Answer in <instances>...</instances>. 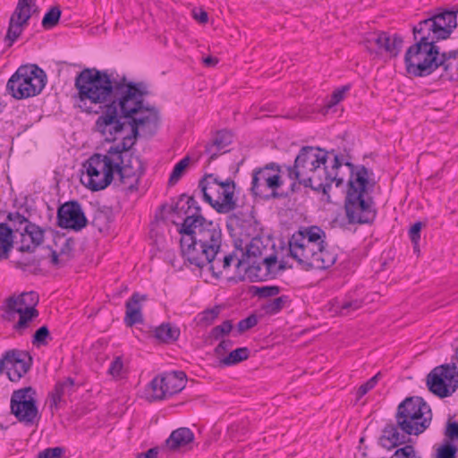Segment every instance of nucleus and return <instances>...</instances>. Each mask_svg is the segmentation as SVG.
I'll list each match as a JSON object with an SVG mask.
<instances>
[{
  "label": "nucleus",
  "instance_id": "1",
  "mask_svg": "<svg viewBox=\"0 0 458 458\" xmlns=\"http://www.w3.org/2000/svg\"><path fill=\"white\" fill-rule=\"evenodd\" d=\"M79 106L87 113H100L95 131L106 141L122 136L128 123L131 131L126 137L137 139L139 130L145 125H157L158 113L144 105L147 94L142 82L128 81L123 76L114 79L106 71L86 68L75 78Z\"/></svg>",
  "mask_w": 458,
  "mask_h": 458
},
{
  "label": "nucleus",
  "instance_id": "2",
  "mask_svg": "<svg viewBox=\"0 0 458 458\" xmlns=\"http://www.w3.org/2000/svg\"><path fill=\"white\" fill-rule=\"evenodd\" d=\"M196 204L192 197L182 198L171 207V211L185 216L179 228L182 257L191 265L203 267L208 254L214 255L222 247L223 234L219 225L203 217Z\"/></svg>",
  "mask_w": 458,
  "mask_h": 458
},
{
  "label": "nucleus",
  "instance_id": "3",
  "mask_svg": "<svg viewBox=\"0 0 458 458\" xmlns=\"http://www.w3.org/2000/svg\"><path fill=\"white\" fill-rule=\"evenodd\" d=\"M456 26V13L450 10L440 12L414 26L412 30L417 42L409 47L404 56L407 72L423 77L437 69L441 54L436 43L449 38Z\"/></svg>",
  "mask_w": 458,
  "mask_h": 458
},
{
  "label": "nucleus",
  "instance_id": "4",
  "mask_svg": "<svg viewBox=\"0 0 458 458\" xmlns=\"http://www.w3.org/2000/svg\"><path fill=\"white\" fill-rule=\"evenodd\" d=\"M342 163L335 155L328 165V153L320 148L302 147L295 157L293 165L287 167L288 176L300 184L316 191L327 193L333 182L340 186L344 178L340 175Z\"/></svg>",
  "mask_w": 458,
  "mask_h": 458
},
{
  "label": "nucleus",
  "instance_id": "5",
  "mask_svg": "<svg viewBox=\"0 0 458 458\" xmlns=\"http://www.w3.org/2000/svg\"><path fill=\"white\" fill-rule=\"evenodd\" d=\"M431 409L419 396L405 398L397 407L395 424L386 426L380 438L381 445L388 450L406 443V435L418 436L430 425Z\"/></svg>",
  "mask_w": 458,
  "mask_h": 458
},
{
  "label": "nucleus",
  "instance_id": "6",
  "mask_svg": "<svg viewBox=\"0 0 458 458\" xmlns=\"http://www.w3.org/2000/svg\"><path fill=\"white\" fill-rule=\"evenodd\" d=\"M345 165L350 169L344 202L348 221L352 224L369 223L376 216L374 202L370 196L375 184L370 180L372 173L364 165L355 166L349 162Z\"/></svg>",
  "mask_w": 458,
  "mask_h": 458
},
{
  "label": "nucleus",
  "instance_id": "7",
  "mask_svg": "<svg viewBox=\"0 0 458 458\" xmlns=\"http://www.w3.org/2000/svg\"><path fill=\"white\" fill-rule=\"evenodd\" d=\"M136 140L133 137H123L120 143L110 147L111 152H115L119 157L114 174L131 192L138 189L139 181L144 173L141 160L131 151Z\"/></svg>",
  "mask_w": 458,
  "mask_h": 458
},
{
  "label": "nucleus",
  "instance_id": "8",
  "mask_svg": "<svg viewBox=\"0 0 458 458\" xmlns=\"http://www.w3.org/2000/svg\"><path fill=\"white\" fill-rule=\"evenodd\" d=\"M118 159L119 157L110 148L105 154L92 155L83 165L86 173L81 178L82 184L92 191L106 189L114 180Z\"/></svg>",
  "mask_w": 458,
  "mask_h": 458
},
{
  "label": "nucleus",
  "instance_id": "9",
  "mask_svg": "<svg viewBox=\"0 0 458 458\" xmlns=\"http://www.w3.org/2000/svg\"><path fill=\"white\" fill-rule=\"evenodd\" d=\"M204 200L208 202L216 212L228 214L237 207L235 192V182L228 178L225 181L218 176L210 174L199 182Z\"/></svg>",
  "mask_w": 458,
  "mask_h": 458
},
{
  "label": "nucleus",
  "instance_id": "10",
  "mask_svg": "<svg viewBox=\"0 0 458 458\" xmlns=\"http://www.w3.org/2000/svg\"><path fill=\"white\" fill-rule=\"evenodd\" d=\"M46 83V73L38 66L21 65L8 80L6 90L15 99H24L38 95Z\"/></svg>",
  "mask_w": 458,
  "mask_h": 458
},
{
  "label": "nucleus",
  "instance_id": "11",
  "mask_svg": "<svg viewBox=\"0 0 458 458\" xmlns=\"http://www.w3.org/2000/svg\"><path fill=\"white\" fill-rule=\"evenodd\" d=\"M38 302V295L34 292L10 296L5 300L2 308V317L4 320L12 322L18 316L19 319L14 324L13 329L22 334L30 323L38 317V311L35 308Z\"/></svg>",
  "mask_w": 458,
  "mask_h": 458
},
{
  "label": "nucleus",
  "instance_id": "12",
  "mask_svg": "<svg viewBox=\"0 0 458 458\" xmlns=\"http://www.w3.org/2000/svg\"><path fill=\"white\" fill-rule=\"evenodd\" d=\"M288 245L290 256L304 270L327 269L337 259V254L333 250L318 249L308 242L306 244L290 238Z\"/></svg>",
  "mask_w": 458,
  "mask_h": 458
},
{
  "label": "nucleus",
  "instance_id": "13",
  "mask_svg": "<svg viewBox=\"0 0 458 458\" xmlns=\"http://www.w3.org/2000/svg\"><path fill=\"white\" fill-rule=\"evenodd\" d=\"M281 168L276 163H269L253 170L250 191L256 197L263 199L279 197L276 190L283 184Z\"/></svg>",
  "mask_w": 458,
  "mask_h": 458
},
{
  "label": "nucleus",
  "instance_id": "14",
  "mask_svg": "<svg viewBox=\"0 0 458 458\" xmlns=\"http://www.w3.org/2000/svg\"><path fill=\"white\" fill-rule=\"evenodd\" d=\"M428 390L439 398L453 395L458 389V368L454 362L435 367L427 376Z\"/></svg>",
  "mask_w": 458,
  "mask_h": 458
},
{
  "label": "nucleus",
  "instance_id": "15",
  "mask_svg": "<svg viewBox=\"0 0 458 458\" xmlns=\"http://www.w3.org/2000/svg\"><path fill=\"white\" fill-rule=\"evenodd\" d=\"M31 387L16 390L11 397V411L19 421L26 425L34 424L38 417V408Z\"/></svg>",
  "mask_w": 458,
  "mask_h": 458
},
{
  "label": "nucleus",
  "instance_id": "16",
  "mask_svg": "<svg viewBox=\"0 0 458 458\" xmlns=\"http://www.w3.org/2000/svg\"><path fill=\"white\" fill-rule=\"evenodd\" d=\"M242 266L246 276L251 281H266L276 276L278 271L284 269L282 265L277 264V258L275 254L262 258V259L248 260Z\"/></svg>",
  "mask_w": 458,
  "mask_h": 458
},
{
  "label": "nucleus",
  "instance_id": "17",
  "mask_svg": "<svg viewBox=\"0 0 458 458\" xmlns=\"http://www.w3.org/2000/svg\"><path fill=\"white\" fill-rule=\"evenodd\" d=\"M58 225L65 229L80 231L87 225V218L77 201L62 205L57 211Z\"/></svg>",
  "mask_w": 458,
  "mask_h": 458
},
{
  "label": "nucleus",
  "instance_id": "18",
  "mask_svg": "<svg viewBox=\"0 0 458 458\" xmlns=\"http://www.w3.org/2000/svg\"><path fill=\"white\" fill-rule=\"evenodd\" d=\"M44 240V230L38 225L32 224L24 227L20 233V242L18 250L21 252H33Z\"/></svg>",
  "mask_w": 458,
  "mask_h": 458
},
{
  "label": "nucleus",
  "instance_id": "19",
  "mask_svg": "<svg viewBox=\"0 0 458 458\" xmlns=\"http://www.w3.org/2000/svg\"><path fill=\"white\" fill-rule=\"evenodd\" d=\"M299 242L315 246L318 249H329L326 243V233L318 226H307L300 228L292 237Z\"/></svg>",
  "mask_w": 458,
  "mask_h": 458
},
{
  "label": "nucleus",
  "instance_id": "20",
  "mask_svg": "<svg viewBox=\"0 0 458 458\" xmlns=\"http://www.w3.org/2000/svg\"><path fill=\"white\" fill-rule=\"evenodd\" d=\"M30 17L31 12L22 10L21 7L15 8L10 18L9 27L5 36V39L9 41V46H12L20 37Z\"/></svg>",
  "mask_w": 458,
  "mask_h": 458
},
{
  "label": "nucleus",
  "instance_id": "21",
  "mask_svg": "<svg viewBox=\"0 0 458 458\" xmlns=\"http://www.w3.org/2000/svg\"><path fill=\"white\" fill-rule=\"evenodd\" d=\"M161 376L165 399L181 392L186 384V375L182 371H173Z\"/></svg>",
  "mask_w": 458,
  "mask_h": 458
},
{
  "label": "nucleus",
  "instance_id": "22",
  "mask_svg": "<svg viewBox=\"0 0 458 458\" xmlns=\"http://www.w3.org/2000/svg\"><path fill=\"white\" fill-rule=\"evenodd\" d=\"M194 441V434L189 428H179L170 434L165 440L166 447L171 451H178L188 447Z\"/></svg>",
  "mask_w": 458,
  "mask_h": 458
},
{
  "label": "nucleus",
  "instance_id": "23",
  "mask_svg": "<svg viewBox=\"0 0 458 458\" xmlns=\"http://www.w3.org/2000/svg\"><path fill=\"white\" fill-rule=\"evenodd\" d=\"M9 358V355L7 356ZM14 367L12 371H8V378L13 382L19 381L30 369V357L28 352L17 350V352H12Z\"/></svg>",
  "mask_w": 458,
  "mask_h": 458
},
{
  "label": "nucleus",
  "instance_id": "24",
  "mask_svg": "<svg viewBox=\"0 0 458 458\" xmlns=\"http://www.w3.org/2000/svg\"><path fill=\"white\" fill-rule=\"evenodd\" d=\"M144 300L145 296H140L139 293H135L126 302V316L124 320L127 326L131 327L142 322L140 301Z\"/></svg>",
  "mask_w": 458,
  "mask_h": 458
},
{
  "label": "nucleus",
  "instance_id": "25",
  "mask_svg": "<svg viewBox=\"0 0 458 458\" xmlns=\"http://www.w3.org/2000/svg\"><path fill=\"white\" fill-rule=\"evenodd\" d=\"M74 389V380L72 377H66L60 380L55 384V386L51 393V410L57 409L58 404L64 400L66 395L71 394Z\"/></svg>",
  "mask_w": 458,
  "mask_h": 458
},
{
  "label": "nucleus",
  "instance_id": "26",
  "mask_svg": "<svg viewBox=\"0 0 458 458\" xmlns=\"http://www.w3.org/2000/svg\"><path fill=\"white\" fill-rule=\"evenodd\" d=\"M222 263L221 265H216V277H220L224 272H226L230 269L231 266L233 265L239 271L242 269V266L245 265V261L243 259H240L236 253V251L233 252H225V255L221 257Z\"/></svg>",
  "mask_w": 458,
  "mask_h": 458
},
{
  "label": "nucleus",
  "instance_id": "27",
  "mask_svg": "<svg viewBox=\"0 0 458 458\" xmlns=\"http://www.w3.org/2000/svg\"><path fill=\"white\" fill-rule=\"evenodd\" d=\"M13 229L6 224H0V259H7L13 248Z\"/></svg>",
  "mask_w": 458,
  "mask_h": 458
},
{
  "label": "nucleus",
  "instance_id": "28",
  "mask_svg": "<svg viewBox=\"0 0 458 458\" xmlns=\"http://www.w3.org/2000/svg\"><path fill=\"white\" fill-rule=\"evenodd\" d=\"M438 64L444 68L450 79L454 74L458 75V50L442 53Z\"/></svg>",
  "mask_w": 458,
  "mask_h": 458
},
{
  "label": "nucleus",
  "instance_id": "29",
  "mask_svg": "<svg viewBox=\"0 0 458 458\" xmlns=\"http://www.w3.org/2000/svg\"><path fill=\"white\" fill-rule=\"evenodd\" d=\"M387 40L383 41V46L380 48V54H386L391 57L396 56L403 46V38L397 34H390L386 32Z\"/></svg>",
  "mask_w": 458,
  "mask_h": 458
},
{
  "label": "nucleus",
  "instance_id": "30",
  "mask_svg": "<svg viewBox=\"0 0 458 458\" xmlns=\"http://www.w3.org/2000/svg\"><path fill=\"white\" fill-rule=\"evenodd\" d=\"M458 446L455 443L449 440H442L441 443L435 445L432 458H457Z\"/></svg>",
  "mask_w": 458,
  "mask_h": 458
},
{
  "label": "nucleus",
  "instance_id": "31",
  "mask_svg": "<svg viewBox=\"0 0 458 458\" xmlns=\"http://www.w3.org/2000/svg\"><path fill=\"white\" fill-rule=\"evenodd\" d=\"M180 335V330L176 327H173L171 324H162L157 327L155 330V337L161 342L169 343L178 339Z\"/></svg>",
  "mask_w": 458,
  "mask_h": 458
},
{
  "label": "nucleus",
  "instance_id": "32",
  "mask_svg": "<svg viewBox=\"0 0 458 458\" xmlns=\"http://www.w3.org/2000/svg\"><path fill=\"white\" fill-rule=\"evenodd\" d=\"M145 394L147 399L151 402L165 399V392L163 389L161 376L154 377L149 382L146 387Z\"/></svg>",
  "mask_w": 458,
  "mask_h": 458
},
{
  "label": "nucleus",
  "instance_id": "33",
  "mask_svg": "<svg viewBox=\"0 0 458 458\" xmlns=\"http://www.w3.org/2000/svg\"><path fill=\"white\" fill-rule=\"evenodd\" d=\"M387 40L385 31H377L369 34L364 41L365 47L370 53L380 54L383 41Z\"/></svg>",
  "mask_w": 458,
  "mask_h": 458
},
{
  "label": "nucleus",
  "instance_id": "34",
  "mask_svg": "<svg viewBox=\"0 0 458 458\" xmlns=\"http://www.w3.org/2000/svg\"><path fill=\"white\" fill-rule=\"evenodd\" d=\"M69 242L64 241L63 247L59 252L52 249H48V258H50L51 264L54 266H64L70 259V250H66L65 248H69Z\"/></svg>",
  "mask_w": 458,
  "mask_h": 458
},
{
  "label": "nucleus",
  "instance_id": "35",
  "mask_svg": "<svg viewBox=\"0 0 458 458\" xmlns=\"http://www.w3.org/2000/svg\"><path fill=\"white\" fill-rule=\"evenodd\" d=\"M250 351L246 347L237 348L232 351L227 356L220 360V363L223 366L235 365L242 360H245L249 357Z\"/></svg>",
  "mask_w": 458,
  "mask_h": 458
},
{
  "label": "nucleus",
  "instance_id": "36",
  "mask_svg": "<svg viewBox=\"0 0 458 458\" xmlns=\"http://www.w3.org/2000/svg\"><path fill=\"white\" fill-rule=\"evenodd\" d=\"M267 251V247L263 244V242L260 238H253L250 244L247 247V256L248 259L258 258L259 259H262L265 256V252Z\"/></svg>",
  "mask_w": 458,
  "mask_h": 458
},
{
  "label": "nucleus",
  "instance_id": "37",
  "mask_svg": "<svg viewBox=\"0 0 458 458\" xmlns=\"http://www.w3.org/2000/svg\"><path fill=\"white\" fill-rule=\"evenodd\" d=\"M61 17V10L58 6L51 7L42 20L43 28L49 30L56 26Z\"/></svg>",
  "mask_w": 458,
  "mask_h": 458
},
{
  "label": "nucleus",
  "instance_id": "38",
  "mask_svg": "<svg viewBox=\"0 0 458 458\" xmlns=\"http://www.w3.org/2000/svg\"><path fill=\"white\" fill-rule=\"evenodd\" d=\"M191 162V159L189 157H184L182 159H181L174 167L170 178H169V183L170 184H175L182 176L185 170L189 166Z\"/></svg>",
  "mask_w": 458,
  "mask_h": 458
},
{
  "label": "nucleus",
  "instance_id": "39",
  "mask_svg": "<svg viewBox=\"0 0 458 458\" xmlns=\"http://www.w3.org/2000/svg\"><path fill=\"white\" fill-rule=\"evenodd\" d=\"M8 220L12 223V226L10 227L13 229V232L15 233H21L24 230V227L29 225H32L31 222H30L24 216L21 215L18 212L15 213H10L7 216Z\"/></svg>",
  "mask_w": 458,
  "mask_h": 458
},
{
  "label": "nucleus",
  "instance_id": "40",
  "mask_svg": "<svg viewBox=\"0 0 458 458\" xmlns=\"http://www.w3.org/2000/svg\"><path fill=\"white\" fill-rule=\"evenodd\" d=\"M51 335L47 326L39 327L33 335L32 344L36 347L46 346L51 340Z\"/></svg>",
  "mask_w": 458,
  "mask_h": 458
},
{
  "label": "nucleus",
  "instance_id": "41",
  "mask_svg": "<svg viewBox=\"0 0 458 458\" xmlns=\"http://www.w3.org/2000/svg\"><path fill=\"white\" fill-rule=\"evenodd\" d=\"M287 301L286 296H280L269 300L266 304L265 310L267 313L276 314L279 312Z\"/></svg>",
  "mask_w": 458,
  "mask_h": 458
},
{
  "label": "nucleus",
  "instance_id": "42",
  "mask_svg": "<svg viewBox=\"0 0 458 458\" xmlns=\"http://www.w3.org/2000/svg\"><path fill=\"white\" fill-rule=\"evenodd\" d=\"M225 251H224L222 250V247L220 249H218V251H216V253L214 255H210L208 254V260H206L204 263H203V267L208 265L209 266V269L210 271L212 272V275L216 277V269H215V266L216 265H221L222 263V259L221 257L225 256Z\"/></svg>",
  "mask_w": 458,
  "mask_h": 458
},
{
  "label": "nucleus",
  "instance_id": "43",
  "mask_svg": "<svg viewBox=\"0 0 458 458\" xmlns=\"http://www.w3.org/2000/svg\"><path fill=\"white\" fill-rule=\"evenodd\" d=\"M361 305L362 301L360 300L344 301L339 306V312L341 315L346 316L359 310Z\"/></svg>",
  "mask_w": 458,
  "mask_h": 458
},
{
  "label": "nucleus",
  "instance_id": "44",
  "mask_svg": "<svg viewBox=\"0 0 458 458\" xmlns=\"http://www.w3.org/2000/svg\"><path fill=\"white\" fill-rule=\"evenodd\" d=\"M381 376L382 374L378 372L370 379H369L366 383L362 384L357 391V396L360 398L363 395H365L369 390L373 389L375 386L377 384L378 380L381 378Z\"/></svg>",
  "mask_w": 458,
  "mask_h": 458
},
{
  "label": "nucleus",
  "instance_id": "45",
  "mask_svg": "<svg viewBox=\"0 0 458 458\" xmlns=\"http://www.w3.org/2000/svg\"><path fill=\"white\" fill-rule=\"evenodd\" d=\"M278 286L253 287V293L261 298L273 297L279 293Z\"/></svg>",
  "mask_w": 458,
  "mask_h": 458
},
{
  "label": "nucleus",
  "instance_id": "46",
  "mask_svg": "<svg viewBox=\"0 0 458 458\" xmlns=\"http://www.w3.org/2000/svg\"><path fill=\"white\" fill-rule=\"evenodd\" d=\"M12 352H17V350L13 349L5 352L3 357L0 359V375L4 371H6V374L8 375V371H12L13 369L15 364L13 361V358L10 356L9 358L7 357L8 355H11Z\"/></svg>",
  "mask_w": 458,
  "mask_h": 458
},
{
  "label": "nucleus",
  "instance_id": "47",
  "mask_svg": "<svg viewBox=\"0 0 458 458\" xmlns=\"http://www.w3.org/2000/svg\"><path fill=\"white\" fill-rule=\"evenodd\" d=\"M444 435V440H449L455 443V441L458 440V422L447 421Z\"/></svg>",
  "mask_w": 458,
  "mask_h": 458
},
{
  "label": "nucleus",
  "instance_id": "48",
  "mask_svg": "<svg viewBox=\"0 0 458 458\" xmlns=\"http://www.w3.org/2000/svg\"><path fill=\"white\" fill-rule=\"evenodd\" d=\"M232 141V136L226 131H219L213 142L216 147L217 150H224Z\"/></svg>",
  "mask_w": 458,
  "mask_h": 458
},
{
  "label": "nucleus",
  "instance_id": "49",
  "mask_svg": "<svg viewBox=\"0 0 458 458\" xmlns=\"http://www.w3.org/2000/svg\"><path fill=\"white\" fill-rule=\"evenodd\" d=\"M232 328V322L230 320H225L221 325L215 327L212 329L211 335L215 339H219L225 335L229 334Z\"/></svg>",
  "mask_w": 458,
  "mask_h": 458
},
{
  "label": "nucleus",
  "instance_id": "50",
  "mask_svg": "<svg viewBox=\"0 0 458 458\" xmlns=\"http://www.w3.org/2000/svg\"><path fill=\"white\" fill-rule=\"evenodd\" d=\"M391 458H420L417 455L415 449L411 445L397 449Z\"/></svg>",
  "mask_w": 458,
  "mask_h": 458
},
{
  "label": "nucleus",
  "instance_id": "51",
  "mask_svg": "<svg viewBox=\"0 0 458 458\" xmlns=\"http://www.w3.org/2000/svg\"><path fill=\"white\" fill-rule=\"evenodd\" d=\"M422 228V223L417 222L410 228L409 235L411 242L413 243L414 250H418V245L420 239V231Z\"/></svg>",
  "mask_w": 458,
  "mask_h": 458
},
{
  "label": "nucleus",
  "instance_id": "52",
  "mask_svg": "<svg viewBox=\"0 0 458 458\" xmlns=\"http://www.w3.org/2000/svg\"><path fill=\"white\" fill-rule=\"evenodd\" d=\"M349 89L348 86H344L341 89H338L333 92L331 95L330 100L327 104V108H331L332 106L337 105L340 101H342L344 98L345 92Z\"/></svg>",
  "mask_w": 458,
  "mask_h": 458
},
{
  "label": "nucleus",
  "instance_id": "53",
  "mask_svg": "<svg viewBox=\"0 0 458 458\" xmlns=\"http://www.w3.org/2000/svg\"><path fill=\"white\" fill-rule=\"evenodd\" d=\"M64 454V449L60 446L47 448L38 453V458H61Z\"/></svg>",
  "mask_w": 458,
  "mask_h": 458
},
{
  "label": "nucleus",
  "instance_id": "54",
  "mask_svg": "<svg viewBox=\"0 0 458 458\" xmlns=\"http://www.w3.org/2000/svg\"><path fill=\"white\" fill-rule=\"evenodd\" d=\"M123 363L121 357H116L110 364L108 373L114 377H120L122 376Z\"/></svg>",
  "mask_w": 458,
  "mask_h": 458
},
{
  "label": "nucleus",
  "instance_id": "55",
  "mask_svg": "<svg viewBox=\"0 0 458 458\" xmlns=\"http://www.w3.org/2000/svg\"><path fill=\"white\" fill-rule=\"evenodd\" d=\"M258 323V318L255 315H250L248 318L242 319L238 323V330L240 333H242L253 327H255Z\"/></svg>",
  "mask_w": 458,
  "mask_h": 458
},
{
  "label": "nucleus",
  "instance_id": "56",
  "mask_svg": "<svg viewBox=\"0 0 458 458\" xmlns=\"http://www.w3.org/2000/svg\"><path fill=\"white\" fill-rule=\"evenodd\" d=\"M206 153L209 155V160H214L220 155L221 153H225L226 150H217V147L214 144H208L206 146Z\"/></svg>",
  "mask_w": 458,
  "mask_h": 458
},
{
  "label": "nucleus",
  "instance_id": "57",
  "mask_svg": "<svg viewBox=\"0 0 458 458\" xmlns=\"http://www.w3.org/2000/svg\"><path fill=\"white\" fill-rule=\"evenodd\" d=\"M220 313V309L215 307L203 312L202 319L206 321H213Z\"/></svg>",
  "mask_w": 458,
  "mask_h": 458
},
{
  "label": "nucleus",
  "instance_id": "58",
  "mask_svg": "<svg viewBox=\"0 0 458 458\" xmlns=\"http://www.w3.org/2000/svg\"><path fill=\"white\" fill-rule=\"evenodd\" d=\"M232 346V342L229 340H223L220 344L215 348V352L217 356L223 355L224 352Z\"/></svg>",
  "mask_w": 458,
  "mask_h": 458
},
{
  "label": "nucleus",
  "instance_id": "59",
  "mask_svg": "<svg viewBox=\"0 0 458 458\" xmlns=\"http://www.w3.org/2000/svg\"><path fill=\"white\" fill-rule=\"evenodd\" d=\"M36 0H19L16 7H21L22 10L31 12L32 7H35Z\"/></svg>",
  "mask_w": 458,
  "mask_h": 458
},
{
  "label": "nucleus",
  "instance_id": "60",
  "mask_svg": "<svg viewBox=\"0 0 458 458\" xmlns=\"http://www.w3.org/2000/svg\"><path fill=\"white\" fill-rule=\"evenodd\" d=\"M158 448L153 447L148 449L146 453L139 454L136 458H157Z\"/></svg>",
  "mask_w": 458,
  "mask_h": 458
},
{
  "label": "nucleus",
  "instance_id": "61",
  "mask_svg": "<svg viewBox=\"0 0 458 458\" xmlns=\"http://www.w3.org/2000/svg\"><path fill=\"white\" fill-rule=\"evenodd\" d=\"M41 258H32L31 259L18 261V267H25L30 266H37L39 264Z\"/></svg>",
  "mask_w": 458,
  "mask_h": 458
},
{
  "label": "nucleus",
  "instance_id": "62",
  "mask_svg": "<svg viewBox=\"0 0 458 458\" xmlns=\"http://www.w3.org/2000/svg\"><path fill=\"white\" fill-rule=\"evenodd\" d=\"M194 18L200 23H206L208 20L207 12L202 10L199 12V13H194Z\"/></svg>",
  "mask_w": 458,
  "mask_h": 458
},
{
  "label": "nucleus",
  "instance_id": "63",
  "mask_svg": "<svg viewBox=\"0 0 458 458\" xmlns=\"http://www.w3.org/2000/svg\"><path fill=\"white\" fill-rule=\"evenodd\" d=\"M218 60L212 56H207L203 58V63L206 66L212 67L217 64Z\"/></svg>",
  "mask_w": 458,
  "mask_h": 458
},
{
  "label": "nucleus",
  "instance_id": "64",
  "mask_svg": "<svg viewBox=\"0 0 458 458\" xmlns=\"http://www.w3.org/2000/svg\"><path fill=\"white\" fill-rule=\"evenodd\" d=\"M453 360H455L458 362V348H456L455 356L454 357Z\"/></svg>",
  "mask_w": 458,
  "mask_h": 458
}]
</instances>
